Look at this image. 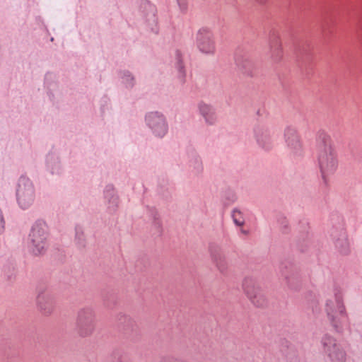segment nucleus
Segmentation results:
<instances>
[{"instance_id": "f257e3e1", "label": "nucleus", "mask_w": 362, "mask_h": 362, "mask_svg": "<svg viewBox=\"0 0 362 362\" xmlns=\"http://www.w3.org/2000/svg\"><path fill=\"white\" fill-rule=\"evenodd\" d=\"M317 160L325 182L327 177L333 175L338 168V156L332 144L331 136L325 131L321 130L317 134Z\"/></svg>"}, {"instance_id": "f03ea898", "label": "nucleus", "mask_w": 362, "mask_h": 362, "mask_svg": "<svg viewBox=\"0 0 362 362\" xmlns=\"http://www.w3.org/2000/svg\"><path fill=\"white\" fill-rule=\"evenodd\" d=\"M325 310L332 326L337 332H342L348 327L349 317L343 303V293L340 288H334L333 299L327 300Z\"/></svg>"}, {"instance_id": "7ed1b4c3", "label": "nucleus", "mask_w": 362, "mask_h": 362, "mask_svg": "<svg viewBox=\"0 0 362 362\" xmlns=\"http://www.w3.org/2000/svg\"><path fill=\"white\" fill-rule=\"evenodd\" d=\"M47 226L44 223H35L29 235L28 246L35 255L42 254L47 246Z\"/></svg>"}, {"instance_id": "20e7f679", "label": "nucleus", "mask_w": 362, "mask_h": 362, "mask_svg": "<svg viewBox=\"0 0 362 362\" xmlns=\"http://www.w3.org/2000/svg\"><path fill=\"white\" fill-rule=\"evenodd\" d=\"M243 288L245 295L254 305L259 308L267 305V298L256 279L252 277L245 278L243 282Z\"/></svg>"}, {"instance_id": "39448f33", "label": "nucleus", "mask_w": 362, "mask_h": 362, "mask_svg": "<svg viewBox=\"0 0 362 362\" xmlns=\"http://www.w3.org/2000/svg\"><path fill=\"white\" fill-rule=\"evenodd\" d=\"M16 197L19 206L25 209L34 202L35 193L34 186L30 179L21 177L16 189Z\"/></svg>"}, {"instance_id": "423d86ee", "label": "nucleus", "mask_w": 362, "mask_h": 362, "mask_svg": "<svg viewBox=\"0 0 362 362\" xmlns=\"http://www.w3.org/2000/svg\"><path fill=\"white\" fill-rule=\"evenodd\" d=\"M95 327V315L93 309L86 308L81 309L76 320V330L83 337L90 336Z\"/></svg>"}, {"instance_id": "0eeeda50", "label": "nucleus", "mask_w": 362, "mask_h": 362, "mask_svg": "<svg viewBox=\"0 0 362 362\" xmlns=\"http://www.w3.org/2000/svg\"><path fill=\"white\" fill-rule=\"evenodd\" d=\"M321 342L324 353L330 360L336 362H344L346 361V351L334 338L326 334L322 337Z\"/></svg>"}, {"instance_id": "6e6552de", "label": "nucleus", "mask_w": 362, "mask_h": 362, "mask_svg": "<svg viewBox=\"0 0 362 362\" xmlns=\"http://www.w3.org/2000/svg\"><path fill=\"white\" fill-rule=\"evenodd\" d=\"M196 44L199 50L204 54H214L216 52L214 34L208 28H202L198 31Z\"/></svg>"}, {"instance_id": "1a4fd4ad", "label": "nucleus", "mask_w": 362, "mask_h": 362, "mask_svg": "<svg viewBox=\"0 0 362 362\" xmlns=\"http://www.w3.org/2000/svg\"><path fill=\"white\" fill-rule=\"evenodd\" d=\"M146 122L153 134L157 136H163L168 132V124L165 117L158 112H152L146 116Z\"/></svg>"}, {"instance_id": "9d476101", "label": "nucleus", "mask_w": 362, "mask_h": 362, "mask_svg": "<svg viewBox=\"0 0 362 362\" xmlns=\"http://www.w3.org/2000/svg\"><path fill=\"white\" fill-rule=\"evenodd\" d=\"M285 141L288 147L297 154L301 151L302 144L296 130L291 127H287L284 132Z\"/></svg>"}, {"instance_id": "9b49d317", "label": "nucleus", "mask_w": 362, "mask_h": 362, "mask_svg": "<svg viewBox=\"0 0 362 362\" xmlns=\"http://www.w3.org/2000/svg\"><path fill=\"white\" fill-rule=\"evenodd\" d=\"M255 136L257 144L263 149L269 151L273 147L274 140L269 129L259 128L255 131Z\"/></svg>"}, {"instance_id": "f8f14e48", "label": "nucleus", "mask_w": 362, "mask_h": 362, "mask_svg": "<svg viewBox=\"0 0 362 362\" xmlns=\"http://www.w3.org/2000/svg\"><path fill=\"white\" fill-rule=\"evenodd\" d=\"M37 303L39 309L44 315H49L53 311V298L50 295L46 293H42L37 296Z\"/></svg>"}, {"instance_id": "ddd939ff", "label": "nucleus", "mask_w": 362, "mask_h": 362, "mask_svg": "<svg viewBox=\"0 0 362 362\" xmlns=\"http://www.w3.org/2000/svg\"><path fill=\"white\" fill-rule=\"evenodd\" d=\"M198 107L199 112L204 118L206 122L209 124H213L216 119V117L212 107L203 102L199 103Z\"/></svg>"}, {"instance_id": "4468645a", "label": "nucleus", "mask_w": 362, "mask_h": 362, "mask_svg": "<svg viewBox=\"0 0 362 362\" xmlns=\"http://www.w3.org/2000/svg\"><path fill=\"white\" fill-rule=\"evenodd\" d=\"M272 57L274 61L278 62L283 57V51L281 44L279 36L273 35L270 41Z\"/></svg>"}, {"instance_id": "2eb2a0df", "label": "nucleus", "mask_w": 362, "mask_h": 362, "mask_svg": "<svg viewBox=\"0 0 362 362\" xmlns=\"http://www.w3.org/2000/svg\"><path fill=\"white\" fill-rule=\"evenodd\" d=\"M334 244L340 253L343 255L349 254L350 251L349 242L345 231L341 230L340 232L339 238L335 240Z\"/></svg>"}, {"instance_id": "dca6fc26", "label": "nucleus", "mask_w": 362, "mask_h": 362, "mask_svg": "<svg viewBox=\"0 0 362 362\" xmlns=\"http://www.w3.org/2000/svg\"><path fill=\"white\" fill-rule=\"evenodd\" d=\"M105 197L109 199L110 206L108 208L111 211H115L117 206L118 197L115 194L114 188L112 185H107L105 190Z\"/></svg>"}, {"instance_id": "f3484780", "label": "nucleus", "mask_w": 362, "mask_h": 362, "mask_svg": "<svg viewBox=\"0 0 362 362\" xmlns=\"http://www.w3.org/2000/svg\"><path fill=\"white\" fill-rule=\"evenodd\" d=\"M211 257L214 262L216 263V267L220 270L221 272H224L226 266L224 258L222 257V255L218 251H211Z\"/></svg>"}, {"instance_id": "a211bd4d", "label": "nucleus", "mask_w": 362, "mask_h": 362, "mask_svg": "<svg viewBox=\"0 0 362 362\" xmlns=\"http://www.w3.org/2000/svg\"><path fill=\"white\" fill-rule=\"evenodd\" d=\"M176 57H177V68L179 72V78L180 79V81L182 83L185 82V72L184 70V67L182 64V59H181V53L180 51L176 52Z\"/></svg>"}, {"instance_id": "6ab92c4d", "label": "nucleus", "mask_w": 362, "mask_h": 362, "mask_svg": "<svg viewBox=\"0 0 362 362\" xmlns=\"http://www.w3.org/2000/svg\"><path fill=\"white\" fill-rule=\"evenodd\" d=\"M232 217L234 223L239 226H243L245 220L243 214L238 209H234L232 214Z\"/></svg>"}, {"instance_id": "aec40b11", "label": "nucleus", "mask_w": 362, "mask_h": 362, "mask_svg": "<svg viewBox=\"0 0 362 362\" xmlns=\"http://www.w3.org/2000/svg\"><path fill=\"white\" fill-rule=\"evenodd\" d=\"M76 240L77 241V243L80 246H83L84 243V237H83V232L81 227H76Z\"/></svg>"}, {"instance_id": "412c9836", "label": "nucleus", "mask_w": 362, "mask_h": 362, "mask_svg": "<svg viewBox=\"0 0 362 362\" xmlns=\"http://www.w3.org/2000/svg\"><path fill=\"white\" fill-rule=\"evenodd\" d=\"M122 78L124 82L126 83L127 87L133 86V83L132 81H134V78L132 76L129 72H124Z\"/></svg>"}, {"instance_id": "4be33fe9", "label": "nucleus", "mask_w": 362, "mask_h": 362, "mask_svg": "<svg viewBox=\"0 0 362 362\" xmlns=\"http://www.w3.org/2000/svg\"><path fill=\"white\" fill-rule=\"evenodd\" d=\"M178 6L182 12H185L187 9V0H177Z\"/></svg>"}, {"instance_id": "5701e85b", "label": "nucleus", "mask_w": 362, "mask_h": 362, "mask_svg": "<svg viewBox=\"0 0 362 362\" xmlns=\"http://www.w3.org/2000/svg\"><path fill=\"white\" fill-rule=\"evenodd\" d=\"M160 362H183L174 357H168L162 359Z\"/></svg>"}, {"instance_id": "b1692460", "label": "nucleus", "mask_w": 362, "mask_h": 362, "mask_svg": "<svg viewBox=\"0 0 362 362\" xmlns=\"http://www.w3.org/2000/svg\"><path fill=\"white\" fill-rule=\"evenodd\" d=\"M4 220L1 210L0 209V233L4 231Z\"/></svg>"}, {"instance_id": "393cba45", "label": "nucleus", "mask_w": 362, "mask_h": 362, "mask_svg": "<svg viewBox=\"0 0 362 362\" xmlns=\"http://www.w3.org/2000/svg\"><path fill=\"white\" fill-rule=\"evenodd\" d=\"M240 66V64H239ZM251 66V62L249 61H246L244 64L241 65V67L243 69H247V67L250 68Z\"/></svg>"}, {"instance_id": "a878e982", "label": "nucleus", "mask_w": 362, "mask_h": 362, "mask_svg": "<svg viewBox=\"0 0 362 362\" xmlns=\"http://www.w3.org/2000/svg\"><path fill=\"white\" fill-rule=\"evenodd\" d=\"M195 163H196V165H197L196 168L197 169V170H199L201 169V167H202L201 166L202 164H201L200 160L199 158H196L195 159Z\"/></svg>"}, {"instance_id": "bb28decb", "label": "nucleus", "mask_w": 362, "mask_h": 362, "mask_svg": "<svg viewBox=\"0 0 362 362\" xmlns=\"http://www.w3.org/2000/svg\"><path fill=\"white\" fill-rule=\"evenodd\" d=\"M241 233H243L245 235H247L248 234V231L244 229H241Z\"/></svg>"}, {"instance_id": "cd10ccee", "label": "nucleus", "mask_w": 362, "mask_h": 362, "mask_svg": "<svg viewBox=\"0 0 362 362\" xmlns=\"http://www.w3.org/2000/svg\"><path fill=\"white\" fill-rule=\"evenodd\" d=\"M255 1L261 4H263L267 1V0H255Z\"/></svg>"}]
</instances>
